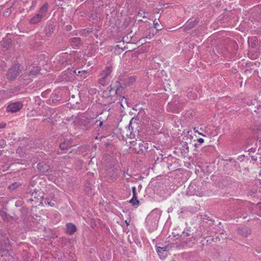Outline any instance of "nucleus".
<instances>
[{
	"instance_id": "obj_1",
	"label": "nucleus",
	"mask_w": 261,
	"mask_h": 261,
	"mask_svg": "<svg viewBox=\"0 0 261 261\" xmlns=\"http://www.w3.org/2000/svg\"><path fill=\"white\" fill-rule=\"evenodd\" d=\"M47 9L48 4L45 3L40 8L38 13L31 19L30 23L36 24L40 22L41 19L46 15Z\"/></svg>"
},
{
	"instance_id": "obj_2",
	"label": "nucleus",
	"mask_w": 261,
	"mask_h": 261,
	"mask_svg": "<svg viewBox=\"0 0 261 261\" xmlns=\"http://www.w3.org/2000/svg\"><path fill=\"white\" fill-rule=\"evenodd\" d=\"M20 65L19 64L13 65L8 70L7 74V78L13 80L15 79L21 73Z\"/></svg>"
},
{
	"instance_id": "obj_3",
	"label": "nucleus",
	"mask_w": 261,
	"mask_h": 261,
	"mask_svg": "<svg viewBox=\"0 0 261 261\" xmlns=\"http://www.w3.org/2000/svg\"><path fill=\"white\" fill-rule=\"evenodd\" d=\"M75 74H76V70L69 69L68 68L66 70L63 71L59 77L60 82H67L73 80Z\"/></svg>"
},
{
	"instance_id": "obj_4",
	"label": "nucleus",
	"mask_w": 261,
	"mask_h": 261,
	"mask_svg": "<svg viewBox=\"0 0 261 261\" xmlns=\"http://www.w3.org/2000/svg\"><path fill=\"white\" fill-rule=\"evenodd\" d=\"M93 119L88 118L85 116H82L77 119V123L83 129H87L93 125Z\"/></svg>"
},
{
	"instance_id": "obj_5",
	"label": "nucleus",
	"mask_w": 261,
	"mask_h": 261,
	"mask_svg": "<svg viewBox=\"0 0 261 261\" xmlns=\"http://www.w3.org/2000/svg\"><path fill=\"white\" fill-rule=\"evenodd\" d=\"M40 180L38 176H34L32 180L31 181V183L29 186V193H31L32 192L31 195L32 196H34V198H37V193L39 192L40 191L36 188V185Z\"/></svg>"
},
{
	"instance_id": "obj_6",
	"label": "nucleus",
	"mask_w": 261,
	"mask_h": 261,
	"mask_svg": "<svg viewBox=\"0 0 261 261\" xmlns=\"http://www.w3.org/2000/svg\"><path fill=\"white\" fill-rule=\"evenodd\" d=\"M170 247L169 246H156V251L161 258L167 255Z\"/></svg>"
},
{
	"instance_id": "obj_7",
	"label": "nucleus",
	"mask_w": 261,
	"mask_h": 261,
	"mask_svg": "<svg viewBox=\"0 0 261 261\" xmlns=\"http://www.w3.org/2000/svg\"><path fill=\"white\" fill-rule=\"evenodd\" d=\"M22 107V104L20 102L10 103L7 107V111L12 113H15L19 111Z\"/></svg>"
},
{
	"instance_id": "obj_8",
	"label": "nucleus",
	"mask_w": 261,
	"mask_h": 261,
	"mask_svg": "<svg viewBox=\"0 0 261 261\" xmlns=\"http://www.w3.org/2000/svg\"><path fill=\"white\" fill-rule=\"evenodd\" d=\"M112 72V69L110 67H107L105 70H103L100 74L101 78L99 80V83L102 85H106L105 80L108 78L109 75Z\"/></svg>"
},
{
	"instance_id": "obj_9",
	"label": "nucleus",
	"mask_w": 261,
	"mask_h": 261,
	"mask_svg": "<svg viewBox=\"0 0 261 261\" xmlns=\"http://www.w3.org/2000/svg\"><path fill=\"white\" fill-rule=\"evenodd\" d=\"M120 80L122 82L124 85L128 86L133 84L136 81V76H131L129 77H124L121 76L120 77Z\"/></svg>"
},
{
	"instance_id": "obj_10",
	"label": "nucleus",
	"mask_w": 261,
	"mask_h": 261,
	"mask_svg": "<svg viewBox=\"0 0 261 261\" xmlns=\"http://www.w3.org/2000/svg\"><path fill=\"white\" fill-rule=\"evenodd\" d=\"M133 192V198L129 201V203H131L133 206H138L139 204V201L138 199L137 193L136 189L135 187L132 188Z\"/></svg>"
},
{
	"instance_id": "obj_11",
	"label": "nucleus",
	"mask_w": 261,
	"mask_h": 261,
	"mask_svg": "<svg viewBox=\"0 0 261 261\" xmlns=\"http://www.w3.org/2000/svg\"><path fill=\"white\" fill-rule=\"evenodd\" d=\"M39 71L38 67L34 66H27L25 69V73L29 75H35Z\"/></svg>"
},
{
	"instance_id": "obj_12",
	"label": "nucleus",
	"mask_w": 261,
	"mask_h": 261,
	"mask_svg": "<svg viewBox=\"0 0 261 261\" xmlns=\"http://www.w3.org/2000/svg\"><path fill=\"white\" fill-rule=\"evenodd\" d=\"M134 149L136 153L142 154L146 150V147L145 146L143 145L142 143H139V144L136 143V145H135Z\"/></svg>"
},
{
	"instance_id": "obj_13",
	"label": "nucleus",
	"mask_w": 261,
	"mask_h": 261,
	"mask_svg": "<svg viewBox=\"0 0 261 261\" xmlns=\"http://www.w3.org/2000/svg\"><path fill=\"white\" fill-rule=\"evenodd\" d=\"M238 233L244 237H247L250 234L251 230L248 227H242L238 228Z\"/></svg>"
},
{
	"instance_id": "obj_14",
	"label": "nucleus",
	"mask_w": 261,
	"mask_h": 261,
	"mask_svg": "<svg viewBox=\"0 0 261 261\" xmlns=\"http://www.w3.org/2000/svg\"><path fill=\"white\" fill-rule=\"evenodd\" d=\"M37 168L42 172H48L50 169L49 166L43 163H39L38 164Z\"/></svg>"
},
{
	"instance_id": "obj_15",
	"label": "nucleus",
	"mask_w": 261,
	"mask_h": 261,
	"mask_svg": "<svg viewBox=\"0 0 261 261\" xmlns=\"http://www.w3.org/2000/svg\"><path fill=\"white\" fill-rule=\"evenodd\" d=\"M67 233L69 234H73L76 231V227L75 225L72 223L66 224Z\"/></svg>"
},
{
	"instance_id": "obj_16",
	"label": "nucleus",
	"mask_w": 261,
	"mask_h": 261,
	"mask_svg": "<svg viewBox=\"0 0 261 261\" xmlns=\"http://www.w3.org/2000/svg\"><path fill=\"white\" fill-rule=\"evenodd\" d=\"M55 29V26L53 24H48L45 29V34L47 36L50 37L53 34L54 31Z\"/></svg>"
},
{
	"instance_id": "obj_17",
	"label": "nucleus",
	"mask_w": 261,
	"mask_h": 261,
	"mask_svg": "<svg viewBox=\"0 0 261 261\" xmlns=\"http://www.w3.org/2000/svg\"><path fill=\"white\" fill-rule=\"evenodd\" d=\"M71 45L73 47L79 46L81 44V40L80 38L75 37L71 38L70 40Z\"/></svg>"
},
{
	"instance_id": "obj_18",
	"label": "nucleus",
	"mask_w": 261,
	"mask_h": 261,
	"mask_svg": "<svg viewBox=\"0 0 261 261\" xmlns=\"http://www.w3.org/2000/svg\"><path fill=\"white\" fill-rule=\"evenodd\" d=\"M68 55L66 54H64L63 55L60 56L58 59V64L60 65H66L67 60L66 57Z\"/></svg>"
},
{
	"instance_id": "obj_19",
	"label": "nucleus",
	"mask_w": 261,
	"mask_h": 261,
	"mask_svg": "<svg viewBox=\"0 0 261 261\" xmlns=\"http://www.w3.org/2000/svg\"><path fill=\"white\" fill-rule=\"evenodd\" d=\"M174 105H175V104L173 102L169 103L168 106V110L174 113H177L178 110L174 107Z\"/></svg>"
},
{
	"instance_id": "obj_20",
	"label": "nucleus",
	"mask_w": 261,
	"mask_h": 261,
	"mask_svg": "<svg viewBox=\"0 0 261 261\" xmlns=\"http://www.w3.org/2000/svg\"><path fill=\"white\" fill-rule=\"evenodd\" d=\"M68 145L65 142L60 144V148L61 150L68 149Z\"/></svg>"
},
{
	"instance_id": "obj_21",
	"label": "nucleus",
	"mask_w": 261,
	"mask_h": 261,
	"mask_svg": "<svg viewBox=\"0 0 261 261\" xmlns=\"http://www.w3.org/2000/svg\"><path fill=\"white\" fill-rule=\"evenodd\" d=\"M154 36V34H151L150 33L149 35H148L147 36H146L145 37H144L143 38H141L140 39V40L143 42H146V40H145V39H150L151 38L153 37V36Z\"/></svg>"
},
{
	"instance_id": "obj_22",
	"label": "nucleus",
	"mask_w": 261,
	"mask_h": 261,
	"mask_svg": "<svg viewBox=\"0 0 261 261\" xmlns=\"http://www.w3.org/2000/svg\"><path fill=\"white\" fill-rule=\"evenodd\" d=\"M119 90V88H118L116 90H115L114 89H113V88H111L109 91L108 92V96H110L112 95V93H114L115 94H117V92Z\"/></svg>"
},
{
	"instance_id": "obj_23",
	"label": "nucleus",
	"mask_w": 261,
	"mask_h": 261,
	"mask_svg": "<svg viewBox=\"0 0 261 261\" xmlns=\"http://www.w3.org/2000/svg\"><path fill=\"white\" fill-rule=\"evenodd\" d=\"M120 105L122 107H124V105H127V101H126V98L123 96L122 98H121V101H120Z\"/></svg>"
},
{
	"instance_id": "obj_24",
	"label": "nucleus",
	"mask_w": 261,
	"mask_h": 261,
	"mask_svg": "<svg viewBox=\"0 0 261 261\" xmlns=\"http://www.w3.org/2000/svg\"><path fill=\"white\" fill-rule=\"evenodd\" d=\"M19 185V184L18 183H13L12 185L9 186V188L11 190H15L18 186Z\"/></svg>"
},
{
	"instance_id": "obj_25",
	"label": "nucleus",
	"mask_w": 261,
	"mask_h": 261,
	"mask_svg": "<svg viewBox=\"0 0 261 261\" xmlns=\"http://www.w3.org/2000/svg\"><path fill=\"white\" fill-rule=\"evenodd\" d=\"M91 32V31L90 29H84L80 32V34L81 35H84L86 33H90Z\"/></svg>"
},
{
	"instance_id": "obj_26",
	"label": "nucleus",
	"mask_w": 261,
	"mask_h": 261,
	"mask_svg": "<svg viewBox=\"0 0 261 261\" xmlns=\"http://www.w3.org/2000/svg\"><path fill=\"white\" fill-rule=\"evenodd\" d=\"M94 124L97 125V126H98L99 127H102V125H103V122H102V121H101V120H96V121H95Z\"/></svg>"
},
{
	"instance_id": "obj_27",
	"label": "nucleus",
	"mask_w": 261,
	"mask_h": 261,
	"mask_svg": "<svg viewBox=\"0 0 261 261\" xmlns=\"http://www.w3.org/2000/svg\"><path fill=\"white\" fill-rule=\"evenodd\" d=\"M47 203L48 205H50L51 206H55L56 204V201L55 200H50V201L47 200Z\"/></svg>"
},
{
	"instance_id": "obj_28",
	"label": "nucleus",
	"mask_w": 261,
	"mask_h": 261,
	"mask_svg": "<svg viewBox=\"0 0 261 261\" xmlns=\"http://www.w3.org/2000/svg\"><path fill=\"white\" fill-rule=\"evenodd\" d=\"M1 215L3 217L4 220H9V218L7 217L6 214L4 212H1Z\"/></svg>"
},
{
	"instance_id": "obj_29",
	"label": "nucleus",
	"mask_w": 261,
	"mask_h": 261,
	"mask_svg": "<svg viewBox=\"0 0 261 261\" xmlns=\"http://www.w3.org/2000/svg\"><path fill=\"white\" fill-rule=\"evenodd\" d=\"M144 14H145V13L144 12H139L138 13V16H140V17L142 16V17H143V18H146V16L145 15H143Z\"/></svg>"
},
{
	"instance_id": "obj_30",
	"label": "nucleus",
	"mask_w": 261,
	"mask_h": 261,
	"mask_svg": "<svg viewBox=\"0 0 261 261\" xmlns=\"http://www.w3.org/2000/svg\"><path fill=\"white\" fill-rule=\"evenodd\" d=\"M182 234L184 236H190L191 235L190 232L185 231H183Z\"/></svg>"
},
{
	"instance_id": "obj_31",
	"label": "nucleus",
	"mask_w": 261,
	"mask_h": 261,
	"mask_svg": "<svg viewBox=\"0 0 261 261\" xmlns=\"http://www.w3.org/2000/svg\"><path fill=\"white\" fill-rule=\"evenodd\" d=\"M0 145L3 146V145H5V141L4 140H0Z\"/></svg>"
},
{
	"instance_id": "obj_32",
	"label": "nucleus",
	"mask_w": 261,
	"mask_h": 261,
	"mask_svg": "<svg viewBox=\"0 0 261 261\" xmlns=\"http://www.w3.org/2000/svg\"><path fill=\"white\" fill-rule=\"evenodd\" d=\"M197 141L200 143H202L204 142V140L202 138H199L197 140Z\"/></svg>"
},
{
	"instance_id": "obj_33",
	"label": "nucleus",
	"mask_w": 261,
	"mask_h": 261,
	"mask_svg": "<svg viewBox=\"0 0 261 261\" xmlns=\"http://www.w3.org/2000/svg\"><path fill=\"white\" fill-rule=\"evenodd\" d=\"M6 124L5 123H1L0 124V128H3L5 127Z\"/></svg>"
},
{
	"instance_id": "obj_34",
	"label": "nucleus",
	"mask_w": 261,
	"mask_h": 261,
	"mask_svg": "<svg viewBox=\"0 0 261 261\" xmlns=\"http://www.w3.org/2000/svg\"><path fill=\"white\" fill-rule=\"evenodd\" d=\"M66 27L67 30H68V31H70L71 29V25H67Z\"/></svg>"
},
{
	"instance_id": "obj_35",
	"label": "nucleus",
	"mask_w": 261,
	"mask_h": 261,
	"mask_svg": "<svg viewBox=\"0 0 261 261\" xmlns=\"http://www.w3.org/2000/svg\"><path fill=\"white\" fill-rule=\"evenodd\" d=\"M194 130L195 133H198L199 135H203L201 133H199V131H198L197 130H196V128H194Z\"/></svg>"
},
{
	"instance_id": "obj_36",
	"label": "nucleus",
	"mask_w": 261,
	"mask_h": 261,
	"mask_svg": "<svg viewBox=\"0 0 261 261\" xmlns=\"http://www.w3.org/2000/svg\"><path fill=\"white\" fill-rule=\"evenodd\" d=\"M85 73V70L79 71H78V74Z\"/></svg>"
},
{
	"instance_id": "obj_37",
	"label": "nucleus",
	"mask_w": 261,
	"mask_h": 261,
	"mask_svg": "<svg viewBox=\"0 0 261 261\" xmlns=\"http://www.w3.org/2000/svg\"><path fill=\"white\" fill-rule=\"evenodd\" d=\"M91 163H92V160L90 161V162H89V164H88V167H89V168H90V165H91Z\"/></svg>"
},
{
	"instance_id": "obj_38",
	"label": "nucleus",
	"mask_w": 261,
	"mask_h": 261,
	"mask_svg": "<svg viewBox=\"0 0 261 261\" xmlns=\"http://www.w3.org/2000/svg\"><path fill=\"white\" fill-rule=\"evenodd\" d=\"M153 24L154 25V27L156 28V25L158 24V22H155V21L153 22Z\"/></svg>"
},
{
	"instance_id": "obj_39",
	"label": "nucleus",
	"mask_w": 261,
	"mask_h": 261,
	"mask_svg": "<svg viewBox=\"0 0 261 261\" xmlns=\"http://www.w3.org/2000/svg\"><path fill=\"white\" fill-rule=\"evenodd\" d=\"M5 15H6V16H8V15H9V12H8V11L6 12L5 13Z\"/></svg>"
},
{
	"instance_id": "obj_40",
	"label": "nucleus",
	"mask_w": 261,
	"mask_h": 261,
	"mask_svg": "<svg viewBox=\"0 0 261 261\" xmlns=\"http://www.w3.org/2000/svg\"><path fill=\"white\" fill-rule=\"evenodd\" d=\"M154 213V211H152V213L150 214L149 216H151Z\"/></svg>"
},
{
	"instance_id": "obj_41",
	"label": "nucleus",
	"mask_w": 261,
	"mask_h": 261,
	"mask_svg": "<svg viewBox=\"0 0 261 261\" xmlns=\"http://www.w3.org/2000/svg\"><path fill=\"white\" fill-rule=\"evenodd\" d=\"M57 216H58V214H56L55 215V217L56 218H57Z\"/></svg>"
},
{
	"instance_id": "obj_42",
	"label": "nucleus",
	"mask_w": 261,
	"mask_h": 261,
	"mask_svg": "<svg viewBox=\"0 0 261 261\" xmlns=\"http://www.w3.org/2000/svg\"><path fill=\"white\" fill-rule=\"evenodd\" d=\"M125 222H126V223L127 225H129V223H128V222H127V221H125Z\"/></svg>"
},
{
	"instance_id": "obj_43",
	"label": "nucleus",
	"mask_w": 261,
	"mask_h": 261,
	"mask_svg": "<svg viewBox=\"0 0 261 261\" xmlns=\"http://www.w3.org/2000/svg\"><path fill=\"white\" fill-rule=\"evenodd\" d=\"M252 159L254 160H256V159H255V158H254V157H252Z\"/></svg>"
},
{
	"instance_id": "obj_44",
	"label": "nucleus",
	"mask_w": 261,
	"mask_h": 261,
	"mask_svg": "<svg viewBox=\"0 0 261 261\" xmlns=\"http://www.w3.org/2000/svg\"><path fill=\"white\" fill-rule=\"evenodd\" d=\"M186 149H187V151H188L189 147H187L186 148Z\"/></svg>"
}]
</instances>
